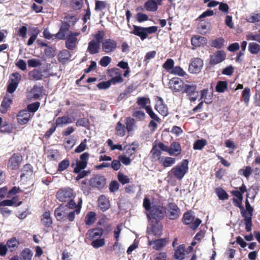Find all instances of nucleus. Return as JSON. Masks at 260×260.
I'll return each mask as SVG.
<instances>
[{
  "label": "nucleus",
  "instance_id": "obj_48",
  "mask_svg": "<svg viewBox=\"0 0 260 260\" xmlns=\"http://www.w3.org/2000/svg\"><path fill=\"white\" fill-rule=\"evenodd\" d=\"M174 61L172 59H168L164 63L162 67L167 72L170 73V71L174 68Z\"/></svg>",
  "mask_w": 260,
  "mask_h": 260
},
{
  "label": "nucleus",
  "instance_id": "obj_54",
  "mask_svg": "<svg viewBox=\"0 0 260 260\" xmlns=\"http://www.w3.org/2000/svg\"><path fill=\"white\" fill-rule=\"evenodd\" d=\"M227 83L225 81H219L216 85V90L217 92H223L227 88Z\"/></svg>",
  "mask_w": 260,
  "mask_h": 260
},
{
  "label": "nucleus",
  "instance_id": "obj_10",
  "mask_svg": "<svg viewBox=\"0 0 260 260\" xmlns=\"http://www.w3.org/2000/svg\"><path fill=\"white\" fill-rule=\"evenodd\" d=\"M203 67V61L200 58H194L190 61L188 70L190 73L197 74L202 70Z\"/></svg>",
  "mask_w": 260,
  "mask_h": 260
},
{
  "label": "nucleus",
  "instance_id": "obj_45",
  "mask_svg": "<svg viewBox=\"0 0 260 260\" xmlns=\"http://www.w3.org/2000/svg\"><path fill=\"white\" fill-rule=\"evenodd\" d=\"M116 132V134L121 137L123 136L125 134V129L124 125L120 121L118 122L117 123Z\"/></svg>",
  "mask_w": 260,
  "mask_h": 260
},
{
  "label": "nucleus",
  "instance_id": "obj_30",
  "mask_svg": "<svg viewBox=\"0 0 260 260\" xmlns=\"http://www.w3.org/2000/svg\"><path fill=\"white\" fill-rule=\"evenodd\" d=\"M139 146V144L137 142H133L130 145H126L123 149L125 150L126 153L131 156L132 155L135 151L137 150Z\"/></svg>",
  "mask_w": 260,
  "mask_h": 260
},
{
  "label": "nucleus",
  "instance_id": "obj_8",
  "mask_svg": "<svg viewBox=\"0 0 260 260\" xmlns=\"http://www.w3.org/2000/svg\"><path fill=\"white\" fill-rule=\"evenodd\" d=\"M183 220L184 223L185 224H189L192 223L190 228L192 230L196 229L201 224L202 221L199 218H196L194 219V216L190 212H187L184 214Z\"/></svg>",
  "mask_w": 260,
  "mask_h": 260
},
{
  "label": "nucleus",
  "instance_id": "obj_26",
  "mask_svg": "<svg viewBox=\"0 0 260 260\" xmlns=\"http://www.w3.org/2000/svg\"><path fill=\"white\" fill-rule=\"evenodd\" d=\"M6 244L8 249H9L11 252H13L18 247L20 242L16 238H12L9 239Z\"/></svg>",
  "mask_w": 260,
  "mask_h": 260
},
{
  "label": "nucleus",
  "instance_id": "obj_28",
  "mask_svg": "<svg viewBox=\"0 0 260 260\" xmlns=\"http://www.w3.org/2000/svg\"><path fill=\"white\" fill-rule=\"evenodd\" d=\"M181 147L177 142H173L169 147V154L171 155L177 156L181 153Z\"/></svg>",
  "mask_w": 260,
  "mask_h": 260
},
{
  "label": "nucleus",
  "instance_id": "obj_16",
  "mask_svg": "<svg viewBox=\"0 0 260 260\" xmlns=\"http://www.w3.org/2000/svg\"><path fill=\"white\" fill-rule=\"evenodd\" d=\"M226 57L225 52L222 50H218L211 55L210 63L212 64H218L223 61Z\"/></svg>",
  "mask_w": 260,
  "mask_h": 260
},
{
  "label": "nucleus",
  "instance_id": "obj_14",
  "mask_svg": "<svg viewBox=\"0 0 260 260\" xmlns=\"http://www.w3.org/2000/svg\"><path fill=\"white\" fill-rule=\"evenodd\" d=\"M148 238V244L152 246L153 249L159 250L164 247L168 243V240L167 239H159L156 240H152L150 239L149 236Z\"/></svg>",
  "mask_w": 260,
  "mask_h": 260
},
{
  "label": "nucleus",
  "instance_id": "obj_31",
  "mask_svg": "<svg viewBox=\"0 0 260 260\" xmlns=\"http://www.w3.org/2000/svg\"><path fill=\"white\" fill-rule=\"evenodd\" d=\"M160 161L164 167H169L175 164L176 159L171 157H165L161 158Z\"/></svg>",
  "mask_w": 260,
  "mask_h": 260
},
{
  "label": "nucleus",
  "instance_id": "obj_57",
  "mask_svg": "<svg viewBox=\"0 0 260 260\" xmlns=\"http://www.w3.org/2000/svg\"><path fill=\"white\" fill-rule=\"evenodd\" d=\"M107 3L105 1H96L95 10L96 11H102L106 8Z\"/></svg>",
  "mask_w": 260,
  "mask_h": 260
},
{
  "label": "nucleus",
  "instance_id": "obj_18",
  "mask_svg": "<svg viewBox=\"0 0 260 260\" xmlns=\"http://www.w3.org/2000/svg\"><path fill=\"white\" fill-rule=\"evenodd\" d=\"M151 228L150 229L149 228H148L149 236L150 237L151 235L160 236L161 234V224L158 221H154L153 223L151 222Z\"/></svg>",
  "mask_w": 260,
  "mask_h": 260
},
{
  "label": "nucleus",
  "instance_id": "obj_5",
  "mask_svg": "<svg viewBox=\"0 0 260 260\" xmlns=\"http://www.w3.org/2000/svg\"><path fill=\"white\" fill-rule=\"evenodd\" d=\"M117 47L116 41L112 39H106L102 43V50L107 54L114 52Z\"/></svg>",
  "mask_w": 260,
  "mask_h": 260
},
{
  "label": "nucleus",
  "instance_id": "obj_53",
  "mask_svg": "<svg viewBox=\"0 0 260 260\" xmlns=\"http://www.w3.org/2000/svg\"><path fill=\"white\" fill-rule=\"evenodd\" d=\"M105 36V34L103 31H98L97 33L93 35L94 38L93 40H95V42H98L101 45V43L104 40L103 39Z\"/></svg>",
  "mask_w": 260,
  "mask_h": 260
},
{
  "label": "nucleus",
  "instance_id": "obj_61",
  "mask_svg": "<svg viewBox=\"0 0 260 260\" xmlns=\"http://www.w3.org/2000/svg\"><path fill=\"white\" fill-rule=\"evenodd\" d=\"M224 42L223 39L218 38L212 41V46L217 48H220L223 46Z\"/></svg>",
  "mask_w": 260,
  "mask_h": 260
},
{
  "label": "nucleus",
  "instance_id": "obj_20",
  "mask_svg": "<svg viewBox=\"0 0 260 260\" xmlns=\"http://www.w3.org/2000/svg\"><path fill=\"white\" fill-rule=\"evenodd\" d=\"M98 207L102 211L107 210L110 207L109 199L104 195L99 197L98 200Z\"/></svg>",
  "mask_w": 260,
  "mask_h": 260
},
{
  "label": "nucleus",
  "instance_id": "obj_34",
  "mask_svg": "<svg viewBox=\"0 0 260 260\" xmlns=\"http://www.w3.org/2000/svg\"><path fill=\"white\" fill-rule=\"evenodd\" d=\"M11 103V99L8 98H5L2 102L1 106L0 107V111L2 113H5L7 111V109Z\"/></svg>",
  "mask_w": 260,
  "mask_h": 260
},
{
  "label": "nucleus",
  "instance_id": "obj_40",
  "mask_svg": "<svg viewBox=\"0 0 260 260\" xmlns=\"http://www.w3.org/2000/svg\"><path fill=\"white\" fill-rule=\"evenodd\" d=\"M71 57V54L70 52L67 50H63L61 51L58 55L59 59L61 62H66L70 59Z\"/></svg>",
  "mask_w": 260,
  "mask_h": 260
},
{
  "label": "nucleus",
  "instance_id": "obj_21",
  "mask_svg": "<svg viewBox=\"0 0 260 260\" xmlns=\"http://www.w3.org/2000/svg\"><path fill=\"white\" fill-rule=\"evenodd\" d=\"M100 44L95 40H91L88 44L87 51L90 54H95L98 53L100 51Z\"/></svg>",
  "mask_w": 260,
  "mask_h": 260
},
{
  "label": "nucleus",
  "instance_id": "obj_15",
  "mask_svg": "<svg viewBox=\"0 0 260 260\" xmlns=\"http://www.w3.org/2000/svg\"><path fill=\"white\" fill-rule=\"evenodd\" d=\"M33 114H31L29 111L26 110H23L20 111L17 115V121L18 122L23 125L27 123Z\"/></svg>",
  "mask_w": 260,
  "mask_h": 260
},
{
  "label": "nucleus",
  "instance_id": "obj_1",
  "mask_svg": "<svg viewBox=\"0 0 260 260\" xmlns=\"http://www.w3.org/2000/svg\"><path fill=\"white\" fill-rule=\"evenodd\" d=\"M188 170V161L183 160L181 162L173 168L171 172L179 180H181Z\"/></svg>",
  "mask_w": 260,
  "mask_h": 260
},
{
  "label": "nucleus",
  "instance_id": "obj_62",
  "mask_svg": "<svg viewBox=\"0 0 260 260\" xmlns=\"http://www.w3.org/2000/svg\"><path fill=\"white\" fill-rule=\"evenodd\" d=\"M145 110L146 112L149 114L150 117L152 120L159 121V118L153 112L150 106H146Z\"/></svg>",
  "mask_w": 260,
  "mask_h": 260
},
{
  "label": "nucleus",
  "instance_id": "obj_35",
  "mask_svg": "<svg viewBox=\"0 0 260 260\" xmlns=\"http://www.w3.org/2000/svg\"><path fill=\"white\" fill-rule=\"evenodd\" d=\"M146 9L150 12H154L157 9V5L154 0H148L145 4Z\"/></svg>",
  "mask_w": 260,
  "mask_h": 260
},
{
  "label": "nucleus",
  "instance_id": "obj_11",
  "mask_svg": "<svg viewBox=\"0 0 260 260\" xmlns=\"http://www.w3.org/2000/svg\"><path fill=\"white\" fill-rule=\"evenodd\" d=\"M22 160V156L19 153H15L10 158L8 167L11 170H17L19 168Z\"/></svg>",
  "mask_w": 260,
  "mask_h": 260
},
{
  "label": "nucleus",
  "instance_id": "obj_63",
  "mask_svg": "<svg viewBox=\"0 0 260 260\" xmlns=\"http://www.w3.org/2000/svg\"><path fill=\"white\" fill-rule=\"evenodd\" d=\"M251 172V168L249 166L246 167L244 169H240L239 171V173L246 178H248L250 175Z\"/></svg>",
  "mask_w": 260,
  "mask_h": 260
},
{
  "label": "nucleus",
  "instance_id": "obj_27",
  "mask_svg": "<svg viewBox=\"0 0 260 260\" xmlns=\"http://www.w3.org/2000/svg\"><path fill=\"white\" fill-rule=\"evenodd\" d=\"M74 120V118L68 116H62L56 119L55 124L56 126H62L64 125L71 123Z\"/></svg>",
  "mask_w": 260,
  "mask_h": 260
},
{
  "label": "nucleus",
  "instance_id": "obj_47",
  "mask_svg": "<svg viewBox=\"0 0 260 260\" xmlns=\"http://www.w3.org/2000/svg\"><path fill=\"white\" fill-rule=\"evenodd\" d=\"M105 244V240L103 238L102 239H97L93 240L91 243L92 246H93L94 248H99L100 247H103Z\"/></svg>",
  "mask_w": 260,
  "mask_h": 260
},
{
  "label": "nucleus",
  "instance_id": "obj_3",
  "mask_svg": "<svg viewBox=\"0 0 260 260\" xmlns=\"http://www.w3.org/2000/svg\"><path fill=\"white\" fill-rule=\"evenodd\" d=\"M147 214L150 222L158 221L164 216L163 209L160 206H153Z\"/></svg>",
  "mask_w": 260,
  "mask_h": 260
},
{
  "label": "nucleus",
  "instance_id": "obj_58",
  "mask_svg": "<svg viewBox=\"0 0 260 260\" xmlns=\"http://www.w3.org/2000/svg\"><path fill=\"white\" fill-rule=\"evenodd\" d=\"M246 39L248 40H252L260 43V35L257 33H249L246 35Z\"/></svg>",
  "mask_w": 260,
  "mask_h": 260
},
{
  "label": "nucleus",
  "instance_id": "obj_44",
  "mask_svg": "<svg viewBox=\"0 0 260 260\" xmlns=\"http://www.w3.org/2000/svg\"><path fill=\"white\" fill-rule=\"evenodd\" d=\"M87 165V161H78L76 163V166L74 168V172L75 173H79L82 170L85 169Z\"/></svg>",
  "mask_w": 260,
  "mask_h": 260
},
{
  "label": "nucleus",
  "instance_id": "obj_60",
  "mask_svg": "<svg viewBox=\"0 0 260 260\" xmlns=\"http://www.w3.org/2000/svg\"><path fill=\"white\" fill-rule=\"evenodd\" d=\"M111 61V57L108 56H105L101 59L99 63L102 67H106L108 66Z\"/></svg>",
  "mask_w": 260,
  "mask_h": 260
},
{
  "label": "nucleus",
  "instance_id": "obj_29",
  "mask_svg": "<svg viewBox=\"0 0 260 260\" xmlns=\"http://www.w3.org/2000/svg\"><path fill=\"white\" fill-rule=\"evenodd\" d=\"M185 246L181 245L178 246L175 252L174 257L178 260H182L184 258Z\"/></svg>",
  "mask_w": 260,
  "mask_h": 260
},
{
  "label": "nucleus",
  "instance_id": "obj_49",
  "mask_svg": "<svg viewBox=\"0 0 260 260\" xmlns=\"http://www.w3.org/2000/svg\"><path fill=\"white\" fill-rule=\"evenodd\" d=\"M215 192L220 200H224L228 198V194L221 188H216Z\"/></svg>",
  "mask_w": 260,
  "mask_h": 260
},
{
  "label": "nucleus",
  "instance_id": "obj_41",
  "mask_svg": "<svg viewBox=\"0 0 260 260\" xmlns=\"http://www.w3.org/2000/svg\"><path fill=\"white\" fill-rule=\"evenodd\" d=\"M151 153L152 155V160L155 161L157 159H160L161 154L160 151L159 150L156 145H154L151 151Z\"/></svg>",
  "mask_w": 260,
  "mask_h": 260
},
{
  "label": "nucleus",
  "instance_id": "obj_37",
  "mask_svg": "<svg viewBox=\"0 0 260 260\" xmlns=\"http://www.w3.org/2000/svg\"><path fill=\"white\" fill-rule=\"evenodd\" d=\"M96 219V214L93 212H89L86 215L85 222L86 225H90L93 224Z\"/></svg>",
  "mask_w": 260,
  "mask_h": 260
},
{
  "label": "nucleus",
  "instance_id": "obj_19",
  "mask_svg": "<svg viewBox=\"0 0 260 260\" xmlns=\"http://www.w3.org/2000/svg\"><path fill=\"white\" fill-rule=\"evenodd\" d=\"M67 207L64 206H60L54 211L55 216L58 220H64L67 217Z\"/></svg>",
  "mask_w": 260,
  "mask_h": 260
},
{
  "label": "nucleus",
  "instance_id": "obj_2",
  "mask_svg": "<svg viewBox=\"0 0 260 260\" xmlns=\"http://www.w3.org/2000/svg\"><path fill=\"white\" fill-rule=\"evenodd\" d=\"M80 36V32L70 31L66 37V47L68 49L72 50L76 48L80 40V38L78 37Z\"/></svg>",
  "mask_w": 260,
  "mask_h": 260
},
{
  "label": "nucleus",
  "instance_id": "obj_50",
  "mask_svg": "<svg viewBox=\"0 0 260 260\" xmlns=\"http://www.w3.org/2000/svg\"><path fill=\"white\" fill-rule=\"evenodd\" d=\"M250 96V89L248 87H246L243 90L242 92V98L243 101L245 103L248 104L249 102Z\"/></svg>",
  "mask_w": 260,
  "mask_h": 260
},
{
  "label": "nucleus",
  "instance_id": "obj_9",
  "mask_svg": "<svg viewBox=\"0 0 260 260\" xmlns=\"http://www.w3.org/2000/svg\"><path fill=\"white\" fill-rule=\"evenodd\" d=\"M21 80V75L18 73H14L10 76V83L8 86L7 91L9 93H13L16 89L18 83Z\"/></svg>",
  "mask_w": 260,
  "mask_h": 260
},
{
  "label": "nucleus",
  "instance_id": "obj_39",
  "mask_svg": "<svg viewBox=\"0 0 260 260\" xmlns=\"http://www.w3.org/2000/svg\"><path fill=\"white\" fill-rule=\"evenodd\" d=\"M248 50L251 54H256L260 51V45L252 42L249 44Z\"/></svg>",
  "mask_w": 260,
  "mask_h": 260
},
{
  "label": "nucleus",
  "instance_id": "obj_17",
  "mask_svg": "<svg viewBox=\"0 0 260 260\" xmlns=\"http://www.w3.org/2000/svg\"><path fill=\"white\" fill-rule=\"evenodd\" d=\"M196 89L197 86L194 84H184V92L186 93L190 96L189 99L192 101H195L197 99V95L192 96V95H194L195 94H198Z\"/></svg>",
  "mask_w": 260,
  "mask_h": 260
},
{
  "label": "nucleus",
  "instance_id": "obj_36",
  "mask_svg": "<svg viewBox=\"0 0 260 260\" xmlns=\"http://www.w3.org/2000/svg\"><path fill=\"white\" fill-rule=\"evenodd\" d=\"M247 22L250 23L258 22L260 21V11L252 13L246 18Z\"/></svg>",
  "mask_w": 260,
  "mask_h": 260
},
{
  "label": "nucleus",
  "instance_id": "obj_42",
  "mask_svg": "<svg viewBox=\"0 0 260 260\" xmlns=\"http://www.w3.org/2000/svg\"><path fill=\"white\" fill-rule=\"evenodd\" d=\"M113 71L115 72V74H116V76L111 78V79L110 80V82H111V84L112 83L113 84H115L118 83H121L123 81V79L121 77L120 73L119 72L118 69H115L113 70Z\"/></svg>",
  "mask_w": 260,
  "mask_h": 260
},
{
  "label": "nucleus",
  "instance_id": "obj_46",
  "mask_svg": "<svg viewBox=\"0 0 260 260\" xmlns=\"http://www.w3.org/2000/svg\"><path fill=\"white\" fill-rule=\"evenodd\" d=\"M207 144L206 140L201 139L197 140L193 144L194 150H201Z\"/></svg>",
  "mask_w": 260,
  "mask_h": 260
},
{
  "label": "nucleus",
  "instance_id": "obj_56",
  "mask_svg": "<svg viewBox=\"0 0 260 260\" xmlns=\"http://www.w3.org/2000/svg\"><path fill=\"white\" fill-rule=\"evenodd\" d=\"M28 65L29 67L36 68L41 65V61L38 59L32 58L28 60Z\"/></svg>",
  "mask_w": 260,
  "mask_h": 260
},
{
  "label": "nucleus",
  "instance_id": "obj_25",
  "mask_svg": "<svg viewBox=\"0 0 260 260\" xmlns=\"http://www.w3.org/2000/svg\"><path fill=\"white\" fill-rule=\"evenodd\" d=\"M33 175L32 168L29 164L25 165L22 168L21 175V179L30 178Z\"/></svg>",
  "mask_w": 260,
  "mask_h": 260
},
{
  "label": "nucleus",
  "instance_id": "obj_4",
  "mask_svg": "<svg viewBox=\"0 0 260 260\" xmlns=\"http://www.w3.org/2000/svg\"><path fill=\"white\" fill-rule=\"evenodd\" d=\"M75 196V193L73 190L69 187L59 189L56 194L57 199L60 202H66Z\"/></svg>",
  "mask_w": 260,
  "mask_h": 260
},
{
  "label": "nucleus",
  "instance_id": "obj_64",
  "mask_svg": "<svg viewBox=\"0 0 260 260\" xmlns=\"http://www.w3.org/2000/svg\"><path fill=\"white\" fill-rule=\"evenodd\" d=\"M12 126L11 124L6 123L1 126L0 131L2 133H10L12 131Z\"/></svg>",
  "mask_w": 260,
  "mask_h": 260
},
{
  "label": "nucleus",
  "instance_id": "obj_59",
  "mask_svg": "<svg viewBox=\"0 0 260 260\" xmlns=\"http://www.w3.org/2000/svg\"><path fill=\"white\" fill-rule=\"evenodd\" d=\"M70 165V162L67 159H64L58 165V171L61 172L66 170Z\"/></svg>",
  "mask_w": 260,
  "mask_h": 260
},
{
  "label": "nucleus",
  "instance_id": "obj_55",
  "mask_svg": "<svg viewBox=\"0 0 260 260\" xmlns=\"http://www.w3.org/2000/svg\"><path fill=\"white\" fill-rule=\"evenodd\" d=\"M77 18L74 16L68 15L65 17V22L69 23L70 26H74L77 22Z\"/></svg>",
  "mask_w": 260,
  "mask_h": 260
},
{
  "label": "nucleus",
  "instance_id": "obj_12",
  "mask_svg": "<svg viewBox=\"0 0 260 260\" xmlns=\"http://www.w3.org/2000/svg\"><path fill=\"white\" fill-rule=\"evenodd\" d=\"M156 104L155 110L163 116H166L168 114V107L164 104L161 98L156 96L155 98Z\"/></svg>",
  "mask_w": 260,
  "mask_h": 260
},
{
  "label": "nucleus",
  "instance_id": "obj_52",
  "mask_svg": "<svg viewBox=\"0 0 260 260\" xmlns=\"http://www.w3.org/2000/svg\"><path fill=\"white\" fill-rule=\"evenodd\" d=\"M170 74L179 76H183L185 74V72L179 66H176L174 67L172 71H170Z\"/></svg>",
  "mask_w": 260,
  "mask_h": 260
},
{
  "label": "nucleus",
  "instance_id": "obj_32",
  "mask_svg": "<svg viewBox=\"0 0 260 260\" xmlns=\"http://www.w3.org/2000/svg\"><path fill=\"white\" fill-rule=\"evenodd\" d=\"M33 253L29 248L24 249L20 253L21 260H31Z\"/></svg>",
  "mask_w": 260,
  "mask_h": 260
},
{
  "label": "nucleus",
  "instance_id": "obj_7",
  "mask_svg": "<svg viewBox=\"0 0 260 260\" xmlns=\"http://www.w3.org/2000/svg\"><path fill=\"white\" fill-rule=\"evenodd\" d=\"M184 82L179 78H173L170 80L168 86L174 92H180L184 89Z\"/></svg>",
  "mask_w": 260,
  "mask_h": 260
},
{
  "label": "nucleus",
  "instance_id": "obj_38",
  "mask_svg": "<svg viewBox=\"0 0 260 260\" xmlns=\"http://www.w3.org/2000/svg\"><path fill=\"white\" fill-rule=\"evenodd\" d=\"M42 72L37 70H34L29 73V79L32 80H39L42 79Z\"/></svg>",
  "mask_w": 260,
  "mask_h": 260
},
{
  "label": "nucleus",
  "instance_id": "obj_51",
  "mask_svg": "<svg viewBox=\"0 0 260 260\" xmlns=\"http://www.w3.org/2000/svg\"><path fill=\"white\" fill-rule=\"evenodd\" d=\"M251 216L250 215H245L244 223L245 224V229L247 232H249L251 230Z\"/></svg>",
  "mask_w": 260,
  "mask_h": 260
},
{
  "label": "nucleus",
  "instance_id": "obj_24",
  "mask_svg": "<svg viewBox=\"0 0 260 260\" xmlns=\"http://www.w3.org/2000/svg\"><path fill=\"white\" fill-rule=\"evenodd\" d=\"M207 40L205 38L200 36H194L192 37L191 40V45L195 47H200L206 44Z\"/></svg>",
  "mask_w": 260,
  "mask_h": 260
},
{
  "label": "nucleus",
  "instance_id": "obj_33",
  "mask_svg": "<svg viewBox=\"0 0 260 260\" xmlns=\"http://www.w3.org/2000/svg\"><path fill=\"white\" fill-rule=\"evenodd\" d=\"M41 221L42 224L46 226L49 227L51 225L52 221L49 212H45L43 214Z\"/></svg>",
  "mask_w": 260,
  "mask_h": 260
},
{
  "label": "nucleus",
  "instance_id": "obj_6",
  "mask_svg": "<svg viewBox=\"0 0 260 260\" xmlns=\"http://www.w3.org/2000/svg\"><path fill=\"white\" fill-rule=\"evenodd\" d=\"M90 185L99 189L103 188L106 184V179L104 176L96 175L90 178Z\"/></svg>",
  "mask_w": 260,
  "mask_h": 260
},
{
  "label": "nucleus",
  "instance_id": "obj_23",
  "mask_svg": "<svg viewBox=\"0 0 260 260\" xmlns=\"http://www.w3.org/2000/svg\"><path fill=\"white\" fill-rule=\"evenodd\" d=\"M133 27L134 29L131 32V34L139 37L142 40H144L147 38V35H146L143 27L134 25Z\"/></svg>",
  "mask_w": 260,
  "mask_h": 260
},
{
  "label": "nucleus",
  "instance_id": "obj_13",
  "mask_svg": "<svg viewBox=\"0 0 260 260\" xmlns=\"http://www.w3.org/2000/svg\"><path fill=\"white\" fill-rule=\"evenodd\" d=\"M166 213L171 219H176L180 215L179 209L174 203H170L168 205Z\"/></svg>",
  "mask_w": 260,
  "mask_h": 260
},
{
  "label": "nucleus",
  "instance_id": "obj_22",
  "mask_svg": "<svg viewBox=\"0 0 260 260\" xmlns=\"http://www.w3.org/2000/svg\"><path fill=\"white\" fill-rule=\"evenodd\" d=\"M102 235L103 230L100 228L89 230L87 233V236L89 239L92 241L100 238Z\"/></svg>",
  "mask_w": 260,
  "mask_h": 260
},
{
  "label": "nucleus",
  "instance_id": "obj_43",
  "mask_svg": "<svg viewBox=\"0 0 260 260\" xmlns=\"http://www.w3.org/2000/svg\"><path fill=\"white\" fill-rule=\"evenodd\" d=\"M125 124L126 126V129L128 132H132L134 130L135 126V121L133 118L127 117L126 118Z\"/></svg>",
  "mask_w": 260,
  "mask_h": 260
}]
</instances>
